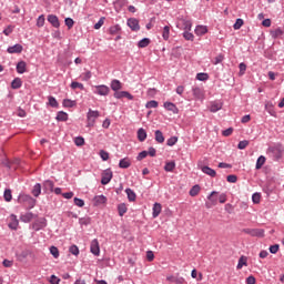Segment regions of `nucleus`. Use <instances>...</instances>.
I'll list each match as a JSON object with an SVG mask.
<instances>
[{
    "label": "nucleus",
    "mask_w": 284,
    "mask_h": 284,
    "mask_svg": "<svg viewBox=\"0 0 284 284\" xmlns=\"http://www.w3.org/2000/svg\"><path fill=\"white\" fill-rule=\"evenodd\" d=\"M266 154L273 161H281V159H283V154H284L283 144L277 143V144H274L272 146H268V149L266 151Z\"/></svg>",
    "instance_id": "obj_1"
},
{
    "label": "nucleus",
    "mask_w": 284,
    "mask_h": 284,
    "mask_svg": "<svg viewBox=\"0 0 284 284\" xmlns=\"http://www.w3.org/2000/svg\"><path fill=\"white\" fill-rule=\"evenodd\" d=\"M18 203L23 205L26 210H32L37 205V200L28 194H20L18 197Z\"/></svg>",
    "instance_id": "obj_2"
},
{
    "label": "nucleus",
    "mask_w": 284,
    "mask_h": 284,
    "mask_svg": "<svg viewBox=\"0 0 284 284\" xmlns=\"http://www.w3.org/2000/svg\"><path fill=\"white\" fill-rule=\"evenodd\" d=\"M99 116H101L99 111L89 109V112L87 113V128H94V123H97V119H99Z\"/></svg>",
    "instance_id": "obj_3"
},
{
    "label": "nucleus",
    "mask_w": 284,
    "mask_h": 284,
    "mask_svg": "<svg viewBox=\"0 0 284 284\" xmlns=\"http://www.w3.org/2000/svg\"><path fill=\"white\" fill-rule=\"evenodd\" d=\"M47 226H48V220H45V217H40L36 220L34 223L32 224V230H34V232H39V230H43Z\"/></svg>",
    "instance_id": "obj_4"
},
{
    "label": "nucleus",
    "mask_w": 284,
    "mask_h": 284,
    "mask_svg": "<svg viewBox=\"0 0 284 284\" xmlns=\"http://www.w3.org/2000/svg\"><path fill=\"white\" fill-rule=\"evenodd\" d=\"M244 232L250 234V236H256L257 239H263V236H265V230L263 229H245Z\"/></svg>",
    "instance_id": "obj_5"
},
{
    "label": "nucleus",
    "mask_w": 284,
    "mask_h": 284,
    "mask_svg": "<svg viewBox=\"0 0 284 284\" xmlns=\"http://www.w3.org/2000/svg\"><path fill=\"white\" fill-rule=\"evenodd\" d=\"M94 94H99L100 97H108V94H110V87L105 84L95 85Z\"/></svg>",
    "instance_id": "obj_6"
},
{
    "label": "nucleus",
    "mask_w": 284,
    "mask_h": 284,
    "mask_svg": "<svg viewBox=\"0 0 284 284\" xmlns=\"http://www.w3.org/2000/svg\"><path fill=\"white\" fill-rule=\"evenodd\" d=\"M31 252L29 250H17L16 256L20 262L28 261V256H31Z\"/></svg>",
    "instance_id": "obj_7"
},
{
    "label": "nucleus",
    "mask_w": 284,
    "mask_h": 284,
    "mask_svg": "<svg viewBox=\"0 0 284 284\" xmlns=\"http://www.w3.org/2000/svg\"><path fill=\"white\" fill-rule=\"evenodd\" d=\"M113 97H114V99H128L129 101L134 100V95H132L128 91H115Z\"/></svg>",
    "instance_id": "obj_8"
},
{
    "label": "nucleus",
    "mask_w": 284,
    "mask_h": 284,
    "mask_svg": "<svg viewBox=\"0 0 284 284\" xmlns=\"http://www.w3.org/2000/svg\"><path fill=\"white\" fill-rule=\"evenodd\" d=\"M112 170L106 169L102 172V179H101V183L102 185H108V183H110L112 181Z\"/></svg>",
    "instance_id": "obj_9"
},
{
    "label": "nucleus",
    "mask_w": 284,
    "mask_h": 284,
    "mask_svg": "<svg viewBox=\"0 0 284 284\" xmlns=\"http://www.w3.org/2000/svg\"><path fill=\"white\" fill-rule=\"evenodd\" d=\"M126 23L133 32H139L141 30V26H139V20L135 18H130Z\"/></svg>",
    "instance_id": "obj_10"
},
{
    "label": "nucleus",
    "mask_w": 284,
    "mask_h": 284,
    "mask_svg": "<svg viewBox=\"0 0 284 284\" xmlns=\"http://www.w3.org/2000/svg\"><path fill=\"white\" fill-rule=\"evenodd\" d=\"M7 52H8L9 54H21V53L23 52V45H21V44H14V45H12V47H9V48L7 49Z\"/></svg>",
    "instance_id": "obj_11"
},
{
    "label": "nucleus",
    "mask_w": 284,
    "mask_h": 284,
    "mask_svg": "<svg viewBox=\"0 0 284 284\" xmlns=\"http://www.w3.org/2000/svg\"><path fill=\"white\" fill-rule=\"evenodd\" d=\"M163 108L168 110V112H172L173 114H179V108L176 104L172 102H164Z\"/></svg>",
    "instance_id": "obj_12"
},
{
    "label": "nucleus",
    "mask_w": 284,
    "mask_h": 284,
    "mask_svg": "<svg viewBox=\"0 0 284 284\" xmlns=\"http://www.w3.org/2000/svg\"><path fill=\"white\" fill-rule=\"evenodd\" d=\"M43 191L45 192V194H50V192H54V182H52L51 180H45L43 182Z\"/></svg>",
    "instance_id": "obj_13"
},
{
    "label": "nucleus",
    "mask_w": 284,
    "mask_h": 284,
    "mask_svg": "<svg viewBox=\"0 0 284 284\" xmlns=\"http://www.w3.org/2000/svg\"><path fill=\"white\" fill-rule=\"evenodd\" d=\"M33 219H37V215L32 212H27L20 215V221H22V223H30Z\"/></svg>",
    "instance_id": "obj_14"
},
{
    "label": "nucleus",
    "mask_w": 284,
    "mask_h": 284,
    "mask_svg": "<svg viewBox=\"0 0 284 284\" xmlns=\"http://www.w3.org/2000/svg\"><path fill=\"white\" fill-rule=\"evenodd\" d=\"M47 20L49 21V23H51V26L53 28H60L61 27V22H59V17H57L54 14H49Z\"/></svg>",
    "instance_id": "obj_15"
},
{
    "label": "nucleus",
    "mask_w": 284,
    "mask_h": 284,
    "mask_svg": "<svg viewBox=\"0 0 284 284\" xmlns=\"http://www.w3.org/2000/svg\"><path fill=\"white\" fill-rule=\"evenodd\" d=\"M104 203H108V197H105V195H95L93 197V205L99 206L104 205Z\"/></svg>",
    "instance_id": "obj_16"
},
{
    "label": "nucleus",
    "mask_w": 284,
    "mask_h": 284,
    "mask_svg": "<svg viewBox=\"0 0 284 284\" xmlns=\"http://www.w3.org/2000/svg\"><path fill=\"white\" fill-rule=\"evenodd\" d=\"M10 230H17L19 227V220L17 219V215L11 214L10 215V222H9Z\"/></svg>",
    "instance_id": "obj_17"
},
{
    "label": "nucleus",
    "mask_w": 284,
    "mask_h": 284,
    "mask_svg": "<svg viewBox=\"0 0 284 284\" xmlns=\"http://www.w3.org/2000/svg\"><path fill=\"white\" fill-rule=\"evenodd\" d=\"M123 89V84L121 83V81L119 80H112L111 81V90H113V92H119V90Z\"/></svg>",
    "instance_id": "obj_18"
},
{
    "label": "nucleus",
    "mask_w": 284,
    "mask_h": 284,
    "mask_svg": "<svg viewBox=\"0 0 284 284\" xmlns=\"http://www.w3.org/2000/svg\"><path fill=\"white\" fill-rule=\"evenodd\" d=\"M130 165H132V162L129 158L121 159L119 162V168H121L122 170H128Z\"/></svg>",
    "instance_id": "obj_19"
},
{
    "label": "nucleus",
    "mask_w": 284,
    "mask_h": 284,
    "mask_svg": "<svg viewBox=\"0 0 284 284\" xmlns=\"http://www.w3.org/2000/svg\"><path fill=\"white\" fill-rule=\"evenodd\" d=\"M145 139H148V132L143 128L139 129L138 130V141L143 143V141H145Z\"/></svg>",
    "instance_id": "obj_20"
},
{
    "label": "nucleus",
    "mask_w": 284,
    "mask_h": 284,
    "mask_svg": "<svg viewBox=\"0 0 284 284\" xmlns=\"http://www.w3.org/2000/svg\"><path fill=\"white\" fill-rule=\"evenodd\" d=\"M202 172L204 174H207V176H212V179H214V176H216V171L210 166H202Z\"/></svg>",
    "instance_id": "obj_21"
},
{
    "label": "nucleus",
    "mask_w": 284,
    "mask_h": 284,
    "mask_svg": "<svg viewBox=\"0 0 284 284\" xmlns=\"http://www.w3.org/2000/svg\"><path fill=\"white\" fill-rule=\"evenodd\" d=\"M195 34L197 37H203V34H207V27H205V26H197L195 28Z\"/></svg>",
    "instance_id": "obj_22"
},
{
    "label": "nucleus",
    "mask_w": 284,
    "mask_h": 284,
    "mask_svg": "<svg viewBox=\"0 0 284 284\" xmlns=\"http://www.w3.org/2000/svg\"><path fill=\"white\" fill-rule=\"evenodd\" d=\"M26 68H27L26 61H20V62H18L16 70L18 72V74H24Z\"/></svg>",
    "instance_id": "obj_23"
},
{
    "label": "nucleus",
    "mask_w": 284,
    "mask_h": 284,
    "mask_svg": "<svg viewBox=\"0 0 284 284\" xmlns=\"http://www.w3.org/2000/svg\"><path fill=\"white\" fill-rule=\"evenodd\" d=\"M284 31L282 28H277L275 30H271V37L272 39H278V37H283Z\"/></svg>",
    "instance_id": "obj_24"
},
{
    "label": "nucleus",
    "mask_w": 284,
    "mask_h": 284,
    "mask_svg": "<svg viewBox=\"0 0 284 284\" xmlns=\"http://www.w3.org/2000/svg\"><path fill=\"white\" fill-rule=\"evenodd\" d=\"M175 169H176V162H174V161L166 162L164 165L165 172H174Z\"/></svg>",
    "instance_id": "obj_25"
},
{
    "label": "nucleus",
    "mask_w": 284,
    "mask_h": 284,
    "mask_svg": "<svg viewBox=\"0 0 284 284\" xmlns=\"http://www.w3.org/2000/svg\"><path fill=\"white\" fill-rule=\"evenodd\" d=\"M243 266L247 267V256L242 255L237 263V270H243Z\"/></svg>",
    "instance_id": "obj_26"
},
{
    "label": "nucleus",
    "mask_w": 284,
    "mask_h": 284,
    "mask_svg": "<svg viewBox=\"0 0 284 284\" xmlns=\"http://www.w3.org/2000/svg\"><path fill=\"white\" fill-rule=\"evenodd\" d=\"M155 141L156 143H165V136H163V132L161 130L155 131Z\"/></svg>",
    "instance_id": "obj_27"
},
{
    "label": "nucleus",
    "mask_w": 284,
    "mask_h": 284,
    "mask_svg": "<svg viewBox=\"0 0 284 284\" xmlns=\"http://www.w3.org/2000/svg\"><path fill=\"white\" fill-rule=\"evenodd\" d=\"M125 194L131 203L136 201V193H134L132 189H126Z\"/></svg>",
    "instance_id": "obj_28"
},
{
    "label": "nucleus",
    "mask_w": 284,
    "mask_h": 284,
    "mask_svg": "<svg viewBox=\"0 0 284 284\" xmlns=\"http://www.w3.org/2000/svg\"><path fill=\"white\" fill-rule=\"evenodd\" d=\"M31 194H33V196L39 197L41 195V183H37L32 191Z\"/></svg>",
    "instance_id": "obj_29"
},
{
    "label": "nucleus",
    "mask_w": 284,
    "mask_h": 284,
    "mask_svg": "<svg viewBox=\"0 0 284 284\" xmlns=\"http://www.w3.org/2000/svg\"><path fill=\"white\" fill-rule=\"evenodd\" d=\"M193 95L195 97V99H203V90H201V88L199 87H194L192 89Z\"/></svg>",
    "instance_id": "obj_30"
},
{
    "label": "nucleus",
    "mask_w": 284,
    "mask_h": 284,
    "mask_svg": "<svg viewBox=\"0 0 284 284\" xmlns=\"http://www.w3.org/2000/svg\"><path fill=\"white\" fill-rule=\"evenodd\" d=\"M199 192H201V186L199 184H195L192 186L189 194L190 196H199Z\"/></svg>",
    "instance_id": "obj_31"
},
{
    "label": "nucleus",
    "mask_w": 284,
    "mask_h": 284,
    "mask_svg": "<svg viewBox=\"0 0 284 284\" xmlns=\"http://www.w3.org/2000/svg\"><path fill=\"white\" fill-rule=\"evenodd\" d=\"M265 110L266 112H268V114H271V116H276V111H274V104H272L271 102H267L265 104Z\"/></svg>",
    "instance_id": "obj_32"
},
{
    "label": "nucleus",
    "mask_w": 284,
    "mask_h": 284,
    "mask_svg": "<svg viewBox=\"0 0 284 284\" xmlns=\"http://www.w3.org/2000/svg\"><path fill=\"white\" fill-rule=\"evenodd\" d=\"M118 212H119V216L125 215V213L128 212V206L125 205V203H121L118 205Z\"/></svg>",
    "instance_id": "obj_33"
},
{
    "label": "nucleus",
    "mask_w": 284,
    "mask_h": 284,
    "mask_svg": "<svg viewBox=\"0 0 284 284\" xmlns=\"http://www.w3.org/2000/svg\"><path fill=\"white\" fill-rule=\"evenodd\" d=\"M161 210H162L161 203H155L153 205V219H156V216L161 214Z\"/></svg>",
    "instance_id": "obj_34"
},
{
    "label": "nucleus",
    "mask_w": 284,
    "mask_h": 284,
    "mask_svg": "<svg viewBox=\"0 0 284 284\" xmlns=\"http://www.w3.org/2000/svg\"><path fill=\"white\" fill-rule=\"evenodd\" d=\"M151 40L150 38H143L142 40H140L138 42V48H148V45H150Z\"/></svg>",
    "instance_id": "obj_35"
},
{
    "label": "nucleus",
    "mask_w": 284,
    "mask_h": 284,
    "mask_svg": "<svg viewBox=\"0 0 284 284\" xmlns=\"http://www.w3.org/2000/svg\"><path fill=\"white\" fill-rule=\"evenodd\" d=\"M214 194H219V192L212 191L211 194L207 196L209 201L211 202V205H216V203H219V199H216Z\"/></svg>",
    "instance_id": "obj_36"
},
{
    "label": "nucleus",
    "mask_w": 284,
    "mask_h": 284,
    "mask_svg": "<svg viewBox=\"0 0 284 284\" xmlns=\"http://www.w3.org/2000/svg\"><path fill=\"white\" fill-rule=\"evenodd\" d=\"M3 199H4V201H7V203H10V201H12V190L6 189Z\"/></svg>",
    "instance_id": "obj_37"
},
{
    "label": "nucleus",
    "mask_w": 284,
    "mask_h": 284,
    "mask_svg": "<svg viewBox=\"0 0 284 284\" xmlns=\"http://www.w3.org/2000/svg\"><path fill=\"white\" fill-rule=\"evenodd\" d=\"M22 82L19 78H16L12 82H11V88L12 90H19V88H21Z\"/></svg>",
    "instance_id": "obj_38"
},
{
    "label": "nucleus",
    "mask_w": 284,
    "mask_h": 284,
    "mask_svg": "<svg viewBox=\"0 0 284 284\" xmlns=\"http://www.w3.org/2000/svg\"><path fill=\"white\" fill-rule=\"evenodd\" d=\"M263 165H265V156L261 155L257 161H256V170H261V168H263Z\"/></svg>",
    "instance_id": "obj_39"
},
{
    "label": "nucleus",
    "mask_w": 284,
    "mask_h": 284,
    "mask_svg": "<svg viewBox=\"0 0 284 284\" xmlns=\"http://www.w3.org/2000/svg\"><path fill=\"white\" fill-rule=\"evenodd\" d=\"M57 121H68V113L60 111L57 114Z\"/></svg>",
    "instance_id": "obj_40"
},
{
    "label": "nucleus",
    "mask_w": 284,
    "mask_h": 284,
    "mask_svg": "<svg viewBox=\"0 0 284 284\" xmlns=\"http://www.w3.org/2000/svg\"><path fill=\"white\" fill-rule=\"evenodd\" d=\"M244 23L245 21H243V19L241 18L236 19L235 23L233 24L234 30H241Z\"/></svg>",
    "instance_id": "obj_41"
},
{
    "label": "nucleus",
    "mask_w": 284,
    "mask_h": 284,
    "mask_svg": "<svg viewBox=\"0 0 284 284\" xmlns=\"http://www.w3.org/2000/svg\"><path fill=\"white\" fill-rule=\"evenodd\" d=\"M110 34H119L121 32V26L115 24L109 29Z\"/></svg>",
    "instance_id": "obj_42"
},
{
    "label": "nucleus",
    "mask_w": 284,
    "mask_h": 284,
    "mask_svg": "<svg viewBox=\"0 0 284 284\" xmlns=\"http://www.w3.org/2000/svg\"><path fill=\"white\" fill-rule=\"evenodd\" d=\"M75 105H77V102H74L70 99L63 100V106L64 108H74Z\"/></svg>",
    "instance_id": "obj_43"
},
{
    "label": "nucleus",
    "mask_w": 284,
    "mask_h": 284,
    "mask_svg": "<svg viewBox=\"0 0 284 284\" xmlns=\"http://www.w3.org/2000/svg\"><path fill=\"white\" fill-rule=\"evenodd\" d=\"M74 143L78 148H81L82 145H85V139H83V136H78L74 139Z\"/></svg>",
    "instance_id": "obj_44"
},
{
    "label": "nucleus",
    "mask_w": 284,
    "mask_h": 284,
    "mask_svg": "<svg viewBox=\"0 0 284 284\" xmlns=\"http://www.w3.org/2000/svg\"><path fill=\"white\" fill-rule=\"evenodd\" d=\"M178 142H179V138H178V136H171V138L166 141V145H169L170 148H172L173 145H176Z\"/></svg>",
    "instance_id": "obj_45"
},
{
    "label": "nucleus",
    "mask_w": 284,
    "mask_h": 284,
    "mask_svg": "<svg viewBox=\"0 0 284 284\" xmlns=\"http://www.w3.org/2000/svg\"><path fill=\"white\" fill-rule=\"evenodd\" d=\"M64 23L69 30H72V28H74V20L72 18H65Z\"/></svg>",
    "instance_id": "obj_46"
},
{
    "label": "nucleus",
    "mask_w": 284,
    "mask_h": 284,
    "mask_svg": "<svg viewBox=\"0 0 284 284\" xmlns=\"http://www.w3.org/2000/svg\"><path fill=\"white\" fill-rule=\"evenodd\" d=\"M162 37L164 41H168V39H170V27L165 26L163 28Z\"/></svg>",
    "instance_id": "obj_47"
},
{
    "label": "nucleus",
    "mask_w": 284,
    "mask_h": 284,
    "mask_svg": "<svg viewBox=\"0 0 284 284\" xmlns=\"http://www.w3.org/2000/svg\"><path fill=\"white\" fill-rule=\"evenodd\" d=\"M49 105L51 108H59V102H57V99L52 95H50L49 98Z\"/></svg>",
    "instance_id": "obj_48"
},
{
    "label": "nucleus",
    "mask_w": 284,
    "mask_h": 284,
    "mask_svg": "<svg viewBox=\"0 0 284 284\" xmlns=\"http://www.w3.org/2000/svg\"><path fill=\"white\" fill-rule=\"evenodd\" d=\"M103 23H105V17L100 18V20L94 24V30H101Z\"/></svg>",
    "instance_id": "obj_49"
},
{
    "label": "nucleus",
    "mask_w": 284,
    "mask_h": 284,
    "mask_svg": "<svg viewBox=\"0 0 284 284\" xmlns=\"http://www.w3.org/2000/svg\"><path fill=\"white\" fill-rule=\"evenodd\" d=\"M221 108H223V105H221L220 103H212L210 106V112H219Z\"/></svg>",
    "instance_id": "obj_50"
},
{
    "label": "nucleus",
    "mask_w": 284,
    "mask_h": 284,
    "mask_svg": "<svg viewBox=\"0 0 284 284\" xmlns=\"http://www.w3.org/2000/svg\"><path fill=\"white\" fill-rule=\"evenodd\" d=\"M183 37L186 41H194V34L190 31H184Z\"/></svg>",
    "instance_id": "obj_51"
},
{
    "label": "nucleus",
    "mask_w": 284,
    "mask_h": 284,
    "mask_svg": "<svg viewBox=\"0 0 284 284\" xmlns=\"http://www.w3.org/2000/svg\"><path fill=\"white\" fill-rule=\"evenodd\" d=\"M145 108H148L149 110L152 108H159V102L155 100H151V101L146 102Z\"/></svg>",
    "instance_id": "obj_52"
},
{
    "label": "nucleus",
    "mask_w": 284,
    "mask_h": 284,
    "mask_svg": "<svg viewBox=\"0 0 284 284\" xmlns=\"http://www.w3.org/2000/svg\"><path fill=\"white\" fill-rule=\"evenodd\" d=\"M248 145H250V141L243 140L239 142L237 148L239 150H245V148H247Z\"/></svg>",
    "instance_id": "obj_53"
},
{
    "label": "nucleus",
    "mask_w": 284,
    "mask_h": 284,
    "mask_svg": "<svg viewBox=\"0 0 284 284\" xmlns=\"http://www.w3.org/2000/svg\"><path fill=\"white\" fill-rule=\"evenodd\" d=\"M11 32H14V26L9 24L4 30H3V34L6 37H10Z\"/></svg>",
    "instance_id": "obj_54"
},
{
    "label": "nucleus",
    "mask_w": 284,
    "mask_h": 284,
    "mask_svg": "<svg viewBox=\"0 0 284 284\" xmlns=\"http://www.w3.org/2000/svg\"><path fill=\"white\" fill-rule=\"evenodd\" d=\"M37 26H38V28H43V26H45V17L44 16H39V18L37 20Z\"/></svg>",
    "instance_id": "obj_55"
},
{
    "label": "nucleus",
    "mask_w": 284,
    "mask_h": 284,
    "mask_svg": "<svg viewBox=\"0 0 284 284\" xmlns=\"http://www.w3.org/2000/svg\"><path fill=\"white\" fill-rule=\"evenodd\" d=\"M196 79L197 81H207V79H210V75L207 73H197Z\"/></svg>",
    "instance_id": "obj_56"
},
{
    "label": "nucleus",
    "mask_w": 284,
    "mask_h": 284,
    "mask_svg": "<svg viewBox=\"0 0 284 284\" xmlns=\"http://www.w3.org/2000/svg\"><path fill=\"white\" fill-rule=\"evenodd\" d=\"M71 89H72V90H77V89H79V90H84V87H83V83H80V82H72V83H71Z\"/></svg>",
    "instance_id": "obj_57"
},
{
    "label": "nucleus",
    "mask_w": 284,
    "mask_h": 284,
    "mask_svg": "<svg viewBox=\"0 0 284 284\" xmlns=\"http://www.w3.org/2000/svg\"><path fill=\"white\" fill-rule=\"evenodd\" d=\"M182 22H183L185 31L192 30V21H190V20H182Z\"/></svg>",
    "instance_id": "obj_58"
},
{
    "label": "nucleus",
    "mask_w": 284,
    "mask_h": 284,
    "mask_svg": "<svg viewBox=\"0 0 284 284\" xmlns=\"http://www.w3.org/2000/svg\"><path fill=\"white\" fill-rule=\"evenodd\" d=\"M100 156H101L102 161H108L110 159V153H108L105 150H101Z\"/></svg>",
    "instance_id": "obj_59"
},
{
    "label": "nucleus",
    "mask_w": 284,
    "mask_h": 284,
    "mask_svg": "<svg viewBox=\"0 0 284 284\" xmlns=\"http://www.w3.org/2000/svg\"><path fill=\"white\" fill-rule=\"evenodd\" d=\"M73 203L78 207H83V205H85V202L83 200L79 199V197H74Z\"/></svg>",
    "instance_id": "obj_60"
},
{
    "label": "nucleus",
    "mask_w": 284,
    "mask_h": 284,
    "mask_svg": "<svg viewBox=\"0 0 284 284\" xmlns=\"http://www.w3.org/2000/svg\"><path fill=\"white\" fill-rule=\"evenodd\" d=\"M252 201H253V203H255V204L261 203V193H254V194L252 195Z\"/></svg>",
    "instance_id": "obj_61"
},
{
    "label": "nucleus",
    "mask_w": 284,
    "mask_h": 284,
    "mask_svg": "<svg viewBox=\"0 0 284 284\" xmlns=\"http://www.w3.org/2000/svg\"><path fill=\"white\" fill-rule=\"evenodd\" d=\"M226 181L229 183H236V181H239V178L235 174H231L226 176Z\"/></svg>",
    "instance_id": "obj_62"
},
{
    "label": "nucleus",
    "mask_w": 284,
    "mask_h": 284,
    "mask_svg": "<svg viewBox=\"0 0 284 284\" xmlns=\"http://www.w3.org/2000/svg\"><path fill=\"white\" fill-rule=\"evenodd\" d=\"M90 250H101V247L99 246V240L95 239L91 242Z\"/></svg>",
    "instance_id": "obj_63"
},
{
    "label": "nucleus",
    "mask_w": 284,
    "mask_h": 284,
    "mask_svg": "<svg viewBox=\"0 0 284 284\" xmlns=\"http://www.w3.org/2000/svg\"><path fill=\"white\" fill-rule=\"evenodd\" d=\"M80 225H90L91 219L90 217H81L79 220Z\"/></svg>",
    "instance_id": "obj_64"
}]
</instances>
